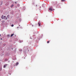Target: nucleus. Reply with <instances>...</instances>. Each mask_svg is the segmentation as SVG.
Listing matches in <instances>:
<instances>
[{"label":"nucleus","instance_id":"obj_3","mask_svg":"<svg viewBox=\"0 0 76 76\" xmlns=\"http://www.w3.org/2000/svg\"><path fill=\"white\" fill-rule=\"evenodd\" d=\"M18 64H19V63L17 62L16 64V65L17 66L18 65Z\"/></svg>","mask_w":76,"mask_h":76},{"label":"nucleus","instance_id":"obj_12","mask_svg":"<svg viewBox=\"0 0 76 76\" xmlns=\"http://www.w3.org/2000/svg\"><path fill=\"white\" fill-rule=\"evenodd\" d=\"M7 17L8 18H9V15H8V16H7Z\"/></svg>","mask_w":76,"mask_h":76},{"label":"nucleus","instance_id":"obj_13","mask_svg":"<svg viewBox=\"0 0 76 76\" xmlns=\"http://www.w3.org/2000/svg\"><path fill=\"white\" fill-rule=\"evenodd\" d=\"M47 43H49V41H48V42H47Z\"/></svg>","mask_w":76,"mask_h":76},{"label":"nucleus","instance_id":"obj_8","mask_svg":"<svg viewBox=\"0 0 76 76\" xmlns=\"http://www.w3.org/2000/svg\"><path fill=\"white\" fill-rule=\"evenodd\" d=\"M7 37H10V35L8 34V35H7Z\"/></svg>","mask_w":76,"mask_h":76},{"label":"nucleus","instance_id":"obj_4","mask_svg":"<svg viewBox=\"0 0 76 76\" xmlns=\"http://www.w3.org/2000/svg\"><path fill=\"white\" fill-rule=\"evenodd\" d=\"M49 10H52V8H50L49 9Z\"/></svg>","mask_w":76,"mask_h":76},{"label":"nucleus","instance_id":"obj_14","mask_svg":"<svg viewBox=\"0 0 76 76\" xmlns=\"http://www.w3.org/2000/svg\"><path fill=\"white\" fill-rule=\"evenodd\" d=\"M0 70H1V68H0Z\"/></svg>","mask_w":76,"mask_h":76},{"label":"nucleus","instance_id":"obj_1","mask_svg":"<svg viewBox=\"0 0 76 76\" xmlns=\"http://www.w3.org/2000/svg\"><path fill=\"white\" fill-rule=\"evenodd\" d=\"M4 19L5 20H7V18L6 16H4Z\"/></svg>","mask_w":76,"mask_h":76},{"label":"nucleus","instance_id":"obj_15","mask_svg":"<svg viewBox=\"0 0 76 76\" xmlns=\"http://www.w3.org/2000/svg\"><path fill=\"white\" fill-rule=\"evenodd\" d=\"M1 40H2V38L1 39Z\"/></svg>","mask_w":76,"mask_h":76},{"label":"nucleus","instance_id":"obj_9","mask_svg":"<svg viewBox=\"0 0 76 76\" xmlns=\"http://www.w3.org/2000/svg\"><path fill=\"white\" fill-rule=\"evenodd\" d=\"M38 24L39 25V26H40L41 25H40V23H38Z\"/></svg>","mask_w":76,"mask_h":76},{"label":"nucleus","instance_id":"obj_11","mask_svg":"<svg viewBox=\"0 0 76 76\" xmlns=\"http://www.w3.org/2000/svg\"><path fill=\"white\" fill-rule=\"evenodd\" d=\"M61 1H64V0H62Z\"/></svg>","mask_w":76,"mask_h":76},{"label":"nucleus","instance_id":"obj_17","mask_svg":"<svg viewBox=\"0 0 76 76\" xmlns=\"http://www.w3.org/2000/svg\"><path fill=\"white\" fill-rule=\"evenodd\" d=\"M1 36V34H0V37Z\"/></svg>","mask_w":76,"mask_h":76},{"label":"nucleus","instance_id":"obj_6","mask_svg":"<svg viewBox=\"0 0 76 76\" xmlns=\"http://www.w3.org/2000/svg\"><path fill=\"white\" fill-rule=\"evenodd\" d=\"M14 35V34H12L11 35V37H13V35Z\"/></svg>","mask_w":76,"mask_h":76},{"label":"nucleus","instance_id":"obj_7","mask_svg":"<svg viewBox=\"0 0 76 76\" xmlns=\"http://www.w3.org/2000/svg\"><path fill=\"white\" fill-rule=\"evenodd\" d=\"M13 6H14V5H13V4H12L11 6V7H12Z\"/></svg>","mask_w":76,"mask_h":76},{"label":"nucleus","instance_id":"obj_18","mask_svg":"<svg viewBox=\"0 0 76 76\" xmlns=\"http://www.w3.org/2000/svg\"><path fill=\"white\" fill-rule=\"evenodd\" d=\"M17 28H19V27H17Z\"/></svg>","mask_w":76,"mask_h":76},{"label":"nucleus","instance_id":"obj_10","mask_svg":"<svg viewBox=\"0 0 76 76\" xmlns=\"http://www.w3.org/2000/svg\"><path fill=\"white\" fill-rule=\"evenodd\" d=\"M13 26H14V25H13V24H12V25H11V26L12 27H13Z\"/></svg>","mask_w":76,"mask_h":76},{"label":"nucleus","instance_id":"obj_20","mask_svg":"<svg viewBox=\"0 0 76 76\" xmlns=\"http://www.w3.org/2000/svg\"><path fill=\"white\" fill-rule=\"evenodd\" d=\"M22 51V50H21L20 51Z\"/></svg>","mask_w":76,"mask_h":76},{"label":"nucleus","instance_id":"obj_5","mask_svg":"<svg viewBox=\"0 0 76 76\" xmlns=\"http://www.w3.org/2000/svg\"><path fill=\"white\" fill-rule=\"evenodd\" d=\"M1 19H4V18H3V15H2L1 17Z\"/></svg>","mask_w":76,"mask_h":76},{"label":"nucleus","instance_id":"obj_16","mask_svg":"<svg viewBox=\"0 0 76 76\" xmlns=\"http://www.w3.org/2000/svg\"><path fill=\"white\" fill-rule=\"evenodd\" d=\"M15 3L16 4V2H15Z\"/></svg>","mask_w":76,"mask_h":76},{"label":"nucleus","instance_id":"obj_2","mask_svg":"<svg viewBox=\"0 0 76 76\" xmlns=\"http://www.w3.org/2000/svg\"><path fill=\"white\" fill-rule=\"evenodd\" d=\"M7 65V64H5L4 65V68H5L6 67V66Z\"/></svg>","mask_w":76,"mask_h":76},{"label":"nucleus","instance_id":"obj_19","mask_svg":"<svg viewBox=\"0 0 76 76\" xmlns=\"http://www.w3.org/2000/svg\"><path fill=\"white\" fill-rule=\"evenodd\" d=\"M4 45H6V44H4Z\"/></svg>","mask_w":76,"mask_h":76}]
</instances>
